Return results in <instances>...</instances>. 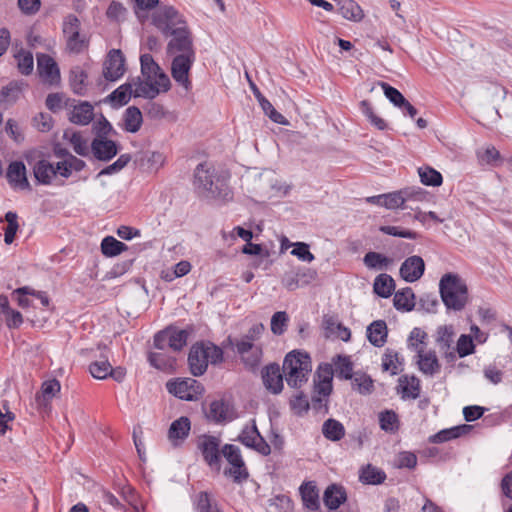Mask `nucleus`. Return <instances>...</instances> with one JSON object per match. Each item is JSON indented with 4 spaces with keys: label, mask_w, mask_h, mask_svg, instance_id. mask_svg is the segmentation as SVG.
Segmentation results:
<instances>
[{
    "label": "nucleus",
    "mask_w": 512,
    "mask_h": 512,
    "mask_svg": "<svg viewBox=\"0 0 512 512\" xmlns=\"http://www.w3.org/2000/svg\"><path fill=\"white\" fill-rule=\"evenodd\" d=\"M222 350L212 344H194L189 352L188 363L194 376L203 375L209 363L216 364L222 361Z\"/></svg>",
    "instance_id": "6"
},
{
    "label": "nucleus",
    "mask_w": 512,
    "mask_h": 512,
    "mask_svg": "<svg viewBox=\"0 0 512 512\" xmlns=\"http://www.w3.org/2000/svg\"><path fill=\"white\" fill-rule=\"evenodd\" d=\"M352 386L360 394H370L373 389L372 379L363 373H356L352 378Z\"/></svg>",
    "instance_id": "46"
},
{
    "label": "nucleus",
    "mask_w": 512,
    "mask_h": 512,
    "mask_svg": "<svg viewBox=\"0 0 512 512\" xmlns=\"http://www.w3.org/2000/svg\"><path fill=\"white\" fill-rule=\"evenodd\" d=\"M6 177L12 188L30 190L26 167L22 161L11 162L7 168Z\"/></svg>",
    "instance_id": "18"
},
{
    "label": "nucleus",
    "mask_w": 512,
    "mask_h": 512,
    "mask_svg": "<svg viewBox=\"0 0 512 512\" xmlns=\"http://www.w3.org/2000/svg\"><path fill=\"white\" fill-rule=\"evenodd\" d=\"M380 86L382 87L385 96L389 99L391 103H393L397 107H402V104L405 102L404 96L394 87L390 86L388 83L381 82Z\"/></svg>",
    "instance_id": "59"
},
{
    "label": "nucleus",
    "mask_w": 512,
    "mask_h": 512,
    "mask_svg": "<svg viewBox=\"0 0 512 512\" xmlns=\"http://www.w3.org/2000/svg\"><path fill=\"white\" fill-rule=\"evenodd\" d=\"M311 371V358L307 353L294 350L286 355L283 362V373L290 387L300 388L308 381Z\"/></svg>",
    "instance_id": "5"
},
{
    "label": "nucleus",
    "mask_w": 512,
    "mask_h": 512,
    "mask_svg": "<svg viewBox=\"0 0 512 512\" xmlns=\"http://www.w3.org/2000/svg\"><path fill=\"white\" fill-rule=\"evenodd\" d=\"M265 327L261 323L254 324L248 332L242 336L240 339H237L235 343H248L249 345H258L256 341L261 337L264 332Z\"/></svg>",
    "instance_id": "54"
},
{
    "label": "nucleus",
    "mask_w": 512,
    "mask_h": 512,
    "mask_svg": "<svg viewBox=\"0 0 512 512\" xmlns=\"http://www.w3.org/2000/svg\"><path fill=\"white\" fill-rule=\"evenodd\" d=\"M401 364L398 353L393 349H386L382 357L383 371L396 375L401 371Z\"/></svg>",
    "instance_id": "38"
},
{
    "label": "nucleus",
    "mask_w": 512,
    "mask_h": 512,
    "mask_svg": "<svg viewBox=\"0 0 512 512\" xmlns=\"http://www.w3.org/2000/svg\"><path fill=\"white\" fill-rule=\"evenodd\" d=\"M220 439L215 436H203L199 442V449L202 452L204 460L210 466H220V456L222 455L220 449Z\"/></svg>",
    "instance_id": "15"
},
{
    "label": "nucleus",
    "mask_w": 512,
    "mask_h": 512,
    "mask_svg": "<svg viewBox=\"0 0 512 512\" xmlns=\"http://www.w3.org/2000/svg\"><path fill=\"white\" fill-rule=\"evenodd\" d=\"M338 13L346 20L360 22L364 18V11L354 0H338Z\"/></svg>",
    "instance_id": "26"
},
{
    "label": "nucleus",
    "mask_w": 512,
    "mask_h": 512,
    "mask_svg": "<svg viewBox=\"0 0 512 512\" xmlns=\"http://www.w3.org/2000/svg\"><path fill=\"white\" fill-rule=\"evenodd\" d=\"M236 440L246 447L254 449L263 456H267L271 453L270 445L259 433L255 420H252L251 424H247L243 427Z\"/></svg>",
    "instance_id": "11"
},
{
    "label": "nucleus",
    "mask_w": 512,
    "mask_h": 512,
    "mask_svg": "<svg viewBox=\"0 0 512 512\" xmlns=\"http://www.w3.org/2000/svg\"><path fill=\"white\" fill-rule=\"evenodd\" d=\"M418 174L421 182L426 186L436 187L442 184L443 178L441 173L431 167H420Z\"/></svg>",
    "instance_id": "43"
},
{
    "label": "nucleus",
    "mask_w": 512,
    "mask_h": 512,
    "mask_svg": "<svg viewBox=\"0 0 512 512\" xmlns=\"http://www.w3.org/2000/svg\"><path fill=\"white\" fill-rule=\"evenodd\" d=\"M91 375L96 379H105L111 373V364L107 360L95 361L89 367Z\"/></svg>",
    "instance_id": "53"
},
{
    "label": "nucleus",
    "mask_w": 512,
    "mask_h": 512,
    "mask_svg": "<svg viewBox=\"0 0 512 512\" xmlns=\"http://www.w3.org/2000/svg\"><path fill=\"white\" fill-rule=\"evenodd\" d=\"M472 430L471 425L463 424L449 429L441 430L431 437L433 443H443L452 439H456Z\"/></svg>",
    "instance_id": "30"
},
{
    "label": "nucleus",
    "mask_w": 512,
    "mask_h": 512,
    "mask_svg": "<svg viewBox=\"0 0 512 512\" xmlns=\"http://www.w3.org/2000/svg\"><path fill=\"white\" fill-rule=\"evenodd\" d=\"M87 74L80 67H75L70 73V84L73 91L77 94H83L85 90V80Z\"/></svg>",
    "instance_id": "49"
},
{
    "label": "nucleus",
    "mask_w": 512,
    "mask_h": 512,
    "mask_svg": "<svg viewBox=\"0 0 512 512\" xmlns=\"http://www.w3.org/2000/svg\"><path fill=\"white\" fill-rule=\"evenodd\" d=\"M166 388L170 394L186 401L197 400L203 392L201 384L192 378L170 380Z\"/></svg>",
    "instance_id": "10"
},
{
    "label": "nucleus",
    "mask_w": 512,
    "mask_h": 512,
    "mask_svg": "<svg viewBox=\"0 0 512 512\" xmlns=\"http://www.w3.org/2000/svg\"><path fill=\"white\" fill-rule=\"evenodd\" d=\"M106 15L111 20L122 21L126 18L127 9L122 3L111 1L107 8Z\"/></svg>",
    "instance_id": "57"
},
{
    "label": "nucleus",
    "mask_w": 512,
    "mask_h": 512,
    "mask_svg": "<svg viewBox=\"0 0 512 512\" xmlns=\"http://www.w3.org/2000/svg\"><path fill=\"white\" fill-rule=\"evenodd\" d=\"M127 250L126 244L112 236L105 237L101 242V251L107 257H114Z\"/></svg>",
    "instance_id": "41"
},
{
    "label": "nucleus",
    "mask_w": 512,
    "mask_h": 512,
    "mask_svg": "<svg viewBox=\"0 0 512 512\" xmlns=\"http://www.w3.org/2000/svg\"><path fill=\"white\" fill-rule=\"evenodd\" d=\"M425 271L424 260L417 255L408 257L400 266V276L403 280L413 283L419 280Z\"/></svg>",
    "instance_id": "16"
},
{
    "label": "nucleus",
    "mask_w": 512,
    "mask_h": 512,
    "mask_svg": "<svg viewBox=\"0 0 512 512\" xmlns=\"http://www.w3.org/2000/svg\"><path fill=\"white\" fill-rule=\"evenodd\" d=\"M94 118V108L88 102H80L74 105L69 113L70 122L77 125H88Z\"/></svg>",
    "instance_id": "24"
},
{
    "label": "nucleus",
    "mask_w": 512,
    "mask_h": 512,
    "mask_svg": "<svg viewBox=\"0 0 512 512\" xmlns=\"http://www.w3.org/2000/svg\"><path fill=\"white\" fill-rule=\"evenodd\" d=\"M234 345L236 352L247 367L253 369L260 365L263 356L261 345H249L248 343H235Z\"/></svg>",
    "instance_id": "20"
},
{
    "label": "nucleus",
    "mask_w": 512,
    "mask_h": 512,
    "mask_svg": "<svg viewBox=\"0 0 512 512\" xmlns=\"http://www.w3.org/2000/svg\"><path fill=\"white\" fill-rule=\"evenodd\" d=\"M455 355L458 354L460 358H464L475 352V345L471 335L462 334L456 343Z\"/></svg>",
    "instance_id": "44"
},
{
    "label": "nucleus",
    "mask_w": 512,
    "mask_h": 512,
    "mask_svg": "<svg viewBox=\"0 0 512 512\" xmlns=\"http://www.w3.org/2000/svg\"><path fill=\"white\" fill-rule=\"evenodd\" d=\"M454 337L455 330L452 325H444L437 328L435 341L440 353L448 362L455 360Z\"/></svg>",
    "instance_id": "13"
},
{
    "label": "nucleus",
    "mask_w": 512,
    "mask_h": 512,
    "mask_svg": "<svg viewBox=\"0 0 512 512\" xmlns=\"http://www.w3.org/2000/svg\"><path fill=\"white\" fill-rule=\"evenodd\" d=\"M143 122L142 113L139 108L130 106L124 113V128L130 133H136Z\"/></svg>",
    "instance_id": "35"
},
{
    "label": "nucleus",
    "mask_w": 512,
    "mask_h": 512,
    "mask_svg": "<svg viewBox=\"0 0 512 512\" xmlns=\"http://www.w3.org/2000/svg\"><path fill=\"white\" fill-rule=\"evenodd\" d=\"M37 70L40 77L47 83H56L60 78L57 63L47 54H37Z\"/></svg>",
    "instance_id": "19"
},
{
    "label": "nucleus",
    "mask_w": 512,
    "mask_h": 512,
    "mask_svg": "<svg viewBox=\"0 0 512 512\" xmlns=\"http://www.w3.org/2000/svg\"><path fill=\"white\" fill-rule=\"evenodd\" d=\"M352 364L347 357H338V361L335 363V371L337 376L344 379H352Z\"/></svg>",
    "instance_id": "61"
},
{
    "label": "nucleus",
    "mask_w": 512,
    "mask_h": 512,
    "mask_svg": "<svg viewBox=\"0 0 512 512\" xmlns=\"http://www.w3.org/2000/svg\"><path fill=\"white\" fill-rule=\"evenodd\" d=\"M259 104L263 111L265 112V114L273 122L277 124H287L286 118L281 113L277 112L273 105L266 98L260 101Z\"/></svg>",
    "instance_id": "62"
},
{
    "label": "nucleus",
    "mask_w": 512,
    "mask_h": 512,
    "mask_svg": "<svg viewBox=\"0 0 512 512\" xmlns=\"http://www.w3.org/2000/svg\"><path fill=\"white\" fill-rule=\"evenodd\" d=\"M367 338L369 342L376 346L382 347L387 338V326L383 320H377L372 322L367 327Z\"/></svg>",
    "instance_id": "28"
},
{
    "label": "nucleus",
    "mask_w": 512,
    "mask_h": 512,
    "mask_svg": "<svg viewBox=\"0 0 512 512\" xmlns=\"http://www.w3.org/2000/svg\"><path fill=\"white\" fill-rule=\"evenodd\" d=\"M80 21L74 15H69L63 23V34L66 47L72 53H80L88 46V40L80 33Z\"/></svg>",
    "instance_id": "8"
},
{
    "label": "nucleus",
    "mask_w": 512,
    "mask_h": 512,
    "mask_svg": "<svg viewBox=\"0 0 512 512\" xmlns=\"http://www.w3.org/2000/svg\"><path fill=\"white\" fill-rule=\"evenodd\" d=\"M299 492L305 508L310 511H317L320 508L319 491L313 481L304 482Z\"/></svg>",
    "instance_id": "23"
},
{
    "label": "nucleus",
    "mask_w": 512,
    "mask_h": 512,
    "mask_svg": "<svg viewBox=\"0 0 512 512\" xmlns=\"http://www.w3.org/2000/svg\"><path fill=\"white\" fill-rule=\"evenodd\" d=\"M141 72L147 80H158L160 75H166L150 54L140 57Z\"/></svg>",
    "instance_id": "32"
},
{
    "label": "nucleus",
    "mask_w": 512,
    "mask_h": 512,
    "mask_svg": "<svg viewBox=\"0 0 512 512\" xmlns=\"http://www.w3.org/2000/svg\"><path fill=\"white\" fill-rule=\"evenodd\" d=\"M439 292L448 310L461 311L468 302L467 285L457 274H444L439 281Z\"/></svg>",
    "instance_id": "4"
},
{
    "label": "nucleus",
    "mask_w": 512,
    "mask_h": 512,
    "mask_svg": "<svg viewBox=\"0 0 512 512\" xmlns=\"http://www.w3.org/2000/svg\"><path fill=\"white\" fill-rule=\"evenodd\" d=\"M193 186L196 193L207 200L228 202L233 199L228 177L208 163H200L195 168Z\"/></svg>",
    "instance_id": "1"
},
{
    "label": "nucleus",
    "mask_w": 512,
    "mask_h": 512,
    "mask_svg": "<svg viewBox=\"0 0 512 512\" xmlns=\"http://www.w3.org/2000/svg\"><path fill=\"white\" fill-rule=\"evenodd\" d=\"M363 262L369 269L382 270L392 263V259L378 252H368L365 254Z\"/></svg>",
    "instance_id": "40"
},
{
    "label": "nucleus",
    "mask_w": 512,
    "mask_h": 512,
    "mask_svg": "<svg viewBox=\"0 0 512 512\" xmlns=\"http://www.w3.org/2000/svg\"><path fill=\"white\" fill-rule=\"evenodd\" d=\"M394 307L401 311H411L415 306V295L410 287L397 291L394 295Z\"/></svg>",
    "instance_id": "31"
},
{
    "label": "nucleus",
    "mask_w": 512,
    "mask_h": 512,
    "mask_svg": "<svg viewBox=\"0 0 512 512\" xmlns=\"http://www.w3.org/2000/svg\"><path fill=\"white\" fill-rule=\"evenodd\" d=\"M293 247L291 254L296 256L299 260L310 263L315 259L314 255L309 251V245L307 243L296 242L293 244Z\"/></svg>",
    "instance_id": "60"
},
{
    "label": "nucleus",
    "mask_w": 512,
    "mask_h": 512,
    "mask_svg": "<svg viewBox=\"0 0 512 512\" xmlns=\"http://www.w3.org/2000/svg\"><path fill=\"white\" fill-rule=\"evenodd\" d=\"M17 218V214L12 211H8L5 214L7 226L5 228L4 241L6 244H11L14 241L16 232L19 228Z\"/></svg>",
    "instance_id": "48"
},
{
    "label": "nucleus",
    "mask_w": 512,
    "mask_h": 512,
    "mask_svg": "<svg viewBox=\"0 0 512 512\" xmlns=\"http://www.w3.org/2000/svg\"><path fill=\"white\" fill-rule=\"evenodd\" d=\"M346 492L343 487L332 484L329 485L323 494V502L330 510H335L346 501Z\"/></svg>",
    "instance_id": "25"
},
{
    "label": "nucleus",
    "mask_w": 512,
    "mask_h": 512,
    "mask_svg": "<svg viewBox=\"0 0 512 512\" xmlns=\"http://www.w3.org/2000/svg\"><path fill=\"white\" fill-rule=\"evenodd\" d=\"M385 479V472L371 464H367L360 469L359 480L364 484L378 485L383 483Z\"/></svg>",
    "instance_id": "29"
},
{
    "label": "nucleus",
    "mask_w": 512,
    "mask_h": 512,
    "mask_svg": "<svg viewBox=\"0 0 512 512\" xmlns=\"http://www.w3.org/2000/svg\"><path fill=\"white\" fill-rule=\"evenodd\" d=\"M132 95L134 97H144L154 99L161 92H167L171 87V82L168 75H160L158 80H145L141 81L139 78L133 80Z\"/></svg>",
    "instance_id": "9"
},
{
    "label": "nucleus",
    "mask_w": 512,
    "mask_h": 512,
    "mask_svg": "<svg viewBox=\"0 0 512 512\" xmlns=\"http://www.w3.org/2000/svg\"><path fill=\"white\" fill-rule=\"evenodd\" d=\"M166 53L172 58L171 75L173 79L186 91H189L192 86L189 73L196 59L193 41H179L178 44L167 45Z\"/></svg>",
    "instance_id": "3"
},
{
    "label": "nucleus",
    "mask_w": 512,
    "mask_h": 512,
    "mask_svg": "<svg viewBox=\"0 0 512 512\" xmlns=\"http://www.w3.org/2000/svg\"><path fill=\"white\" fill-rule=\"evenodd\" d=\"M61 385L57 379L44 381L40 392L35 396V403L39 410L48 411L52 399L60 392Z\"/></svg>",
    "instance_id": "17"
},
{
    "label": "nucleus",
    "mask_w": 512,
    "mask_h": 512,
    "mask_svg": "<svg viewBox=\"0 0 512 512\" xmlns=\"http://www.w3.org/2000/svg\"><path fill=\"white\" fill-rule=\"evenodd\" d=\"M148 360L151 366L160 370L171 368L174 362V359L161 352H151L148 356Z\"/></svg>",
    "instance_id": "52"
},
{
    "label": "nucleus",
    "mask_w": 512,
    "mask_h": 512,
    "mask_svg": "<svg viewBox=\"0 0 512 512\" xmlns=\"http://www.w3.org/2000/svg\"><path fill=\"white\" fill-rule=\"evenodd\" d=\"M125 72V58L121 50L112 49L103 64V76L108 81H116Z\"/></svg>",
    "instance_id": "12"
},
{
    "label": "nucleus",
    "mask_w": 512,
    "mask_h": 512,
    "mask_svg": "<svg viewBox=\"0 0 512 512\" xmlns=\"http://www.w3.org/2000/svg\"><path fill=\"white\" fill-rule=\"evenodd\" d=\"M169 347L174 351H180L187 343L188 333L186 330L168 329Z\"/></svg>",
    "instance_id": "51"
},
{
    "label": "nucleus",
    "mask_w": 512,
    "mask_h": 512,
    "mask_svg": "<svg viewBox=\"0 0 512 512\" xmlns=\"http://www.w3.org/2000/svg\"><path fill=\"white\" fill-rule=\"evenodd\" d=\"M190 431V421L187 417H180L179 419L172 422L168 437L171 441L176 444L177 440H184Z\"/></svg>",
    "instance_id": "34"
},
{
    "label": "nucleus",
    "mask_w": 512,
    "mask_h": 512,
    "mask_svg": "<svg viewBox=\"0 0 512 512\" xmlns=\"http://www.w3.org/2000/svg\"><path fill=\"white\" fill-rule=\"evenodd\" d=\"M322 433L326 439L337 442L344 437L345 428L341 422L330 418L323 423Z\"/></svg>",
    "instance_id": "36"
},
{
    "label": "nucleus",
    "mask_w": 512,
    "mask_h": 512,
    "mask_svg": "<svg viewBox=\"0 0 512 512\" xmlns=\"http://www.w3.org/2000/svg\"><path fill=\"white\" fill-rule=\"evenodd\" d=\"M288 315L284 311L276 312L271 318V331L275 335H282L287 327Z\"/></svg>",
    "instance_id": "56"
},
{
    "label": "nucleus",
    "mask_w": 512,
    "mask_h": 512,
    "mask_svg": "<svg viewBox=\"0 0 512 512\" xmlns=\"http://www.w3.org/2000/svg\"><path fill=\"white\" fill-rule=\"evenodd\" d=\"M132 96V84L125 83L115 89L110 95L109 98L112 102L117 103L122 106L128 103Z\"/></svg>",
    "instance_id": "47"
},
{
    "label": "nucleus",
    "mask_w": 512,
    "mask_h": 512,
    "mask_svg": "<svg viewBox=\"0 0 512 512\" xmlns=\"http://www.w3.org/2000/svg\"><path fill=\"white\" fill-rule=\"evenodd\" d=\"M94 156L101 161H109L118 152L116 143L106 138H95L91 143Z\"/></svg>",
    "instance_id": "22"
},
{
    "label": "nucleus",
    "mask_w": 512,
    "mask_h": 512,
    "mask_svg": "<svg viewBox=\"0 0 512 512\" xmlns=\"http://www.w3.org/2000/svg\"><path fill=\"white\" fill-rule=\"evenodd\" d=\"M379 230L384 234L406 239H417L418 237L416 232L398 226L384 225L380 226Z\"/></svg>",
    "instance_id": "55"
},
{
    "label": "nucleus",
    "mask_w": 512,
    "mask_h": 512,
    "mask_svg": "<svg viewBox=\"0 0 512 512\" xmlns=\"http://www.w3.org/2000/svg\"><path fill=\"white\" fill-rule=\"evenodd\" d=\"M18 71L23 75H30L34 69V58L30 51L20 49L15 55Z\"/></svg>",
    "instance_id": "39"
},
{
    "label": "nucleus",
    "mask_w": 512,
    "mask_h": 512,
    "mask_svg": "<svg viewBox=\"0 0 512 512\" xmlns=\"http://www.w3.org/2000/svg\"><path fill=\"white\" fill-rule=\"evenodd\" d=\"M134 13L140 22H145L148 19V12L157 8L159 0H134Z\"/></svg>",
    "instance_id": "45"
},
{
    "label": "nucleus",
    "mask_w": 512,
    "mask_h": 512,
    "mask_svg": "<svg viewBox=\"0 0 512 512\" xmlns=\"http://www.w3.org/2000/svg\"><path fill=\"white\" fill-rule=\"evenodd\" d=\"M415 345L416 362L419 370L428 376H433L440 371V364L435 351L425 350V347Z\"/></svg>",
    "instance_id": "14"
},
{
    "label": "nucleus",
    "mask_w": 512,
    "mask_h": 512,
    "mask_svg": "<svg viewBox=\"0 0 512 512\" xmlns=\"http://www.w3.org/2000/svg\"><path fill=\"white\" fill-rule=\"evenodd\" d=\"M207 417L209 420L216 423H223L231 420V417L229 416L228 405H226L223 401L211 402Z\"/></svg>",
    "instance_id": "37"
},
{
    "label": "nucleus",
    "mask_w": 512,
    "mask_h": 512,
    "mask_svg": "<svg viewBox=\"0 0 512 512\" xmlns=\"http://www.w3.org/2000/svg\"><path fill=\"white\" fill-rule=\"evenodd\" d=\"M64 137L69 139V142L73 146L74 151L82 156H85L88 151L87 142L83 139L80 133L73 132L70 136L66 132Z\"/></svg>",
    "instance_id": "58"
},
{
    "label": "nucleus",
    "mask_w": 512,
    "mask_h": 512,
    "mask_svg": "<svg viewBox=\"0 0 512 512\" xmlns=\"http://www.w3.org/2000/svg\"><path fill=\"white\" fill-rule=\"evenodd\" d=\"M291 409L298 415L307 412L309 409L308 399L303 393L299 392L290 400Z\"/></svg>",
    "instance_id": "64"
},
{
    "label": "nucleus",
    "mask_w": 512,
    "mask_h": 512,
    "mask_svg": "<svg viewBox=\"0 0 512 512\" xmlns=\"http://www.w3.org/2000/svg\"><path fill=\"white\" fill-rule=\"evenodd\" d=\"M222 456L230 464L224 474L230 476L237 484H241L249 477V472L242 458L240 448L233 444H225L221 449Z\"/></svg>",
    "instance_id": "7"
},
{
    "label": "nucleus",
    "mask_w": 512,
    "mask_h": 512,
    "mask_svg": "<svg viewBox=\"0 0 512 512\" xmlns=\"http://www.w3.org/2000/svg\"><path fill=\"white\" fill-rule=\"evenodd\" d=\"M380 428L388 433H395L399 429V419L393 410H385L379 414Z\"/></svg>",
    "instance_id": "42"
},
{
    "label": "nucleus",
    "mask_w": 512,
    "mask_h": 512,
    "mask_svg": "<svg viewBox=\"0 0 512 512\" xmlns=\"http://www.w3.org/2000/svg\"><path fill=\"white\" fill-rule=\"evenodd\" d=\"M264 386L273 394H278L283 389V375L277 364H270L262 371Z\"/></svg>",
    "instance_id": "21"
},
{
    "label": "nucleus",
    "mask_w": 512,
    "mask_h": 512,
    "mask_svg": "<svg viewBox=\"0 0 512 512\" xmlns=\"http://www.w3.org/2000/svg\"><path fill=\"white\" fill-rule=\"evenodd\" d=\"M34 177L39 184L50 185L55 177V166L47 160L38 161L33 168Z\"/></svg>",
    "instance_id": "27"
},
{
    "label": "nucleus",
    "mask_w": 512,
    "mask_h": 512,
    "mask_svg": "<svg viewBox=\"0 0 512 512\" xmlns=\"http://www.w3.org/2000/svg\"><path fill=\"white\" fill-rule=\"evenodd\" d=\"M400 383L402 387L403 397H408L412 399H416L420 394V384L419 380L415 377H411L408 379L405 377L404 379L400 378Z\"/></svg>",
    "instance_id": "50"
},
{
    "label": "nucleus",
    "mask_w": 512,
    "mask_h": 512,
    "mask_svg": "<svg viewBox=\"0 0 512 512\" xmlns=\"http://www.w3.org/2000/svg\"><path fill=\"white\" fill-rule=\"evenodd\" d=\"M151 21L165 37H170L167 45L178 44L179 41H193L185 17L173 6H158L152 13Z\"/></svg>",
    "instance_id": "2"
},
{
    "label": "nucleus",
    "mask_w": 512,
    "mask_h": 512,
    "mask_svg": "<svg viewBox=\"0 0 512 512\" xmlns=\"http://www.w3.org/2000/svg\"><path fill=\"white\" fill-rule=\"evenodd\" d=\"M373 290L382 298L390 297L395 290L394 279L386 273L378 275L374 280Z\"/></svg>",
    "instance_id": "33"
},
{
    "label": "nucleus",
    "mask_w": 512,
    "mask_h": 512,
    "mask_svg": "<svg viewBox=\"0 0 512 512\" xmlns=\"http://www.w3.org/2000/svg\"><path fill=\"white\" fill-rule=\"evenodd\" d=\"M33 126L40 132H48L53 127V119L47 113H38L33 118Z\"/></svg>",
    "instance_id": "63"
}]
</instances>
